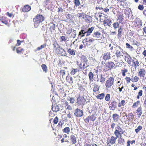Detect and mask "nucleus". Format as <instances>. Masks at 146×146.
Instances as JSON below:
<instances>
[{
    "label": "nucleus",
    "mask_w": 146,
    "mask_h": 146,
    "mask_svg": "<svg viewBox=\"0 0 146 146\" xmlns=\"http://www.w3.org/2000/svg\"><path fill=\"white\" fill-rule=\"evenodd\" d=\"M143 129V127L141 125H139L135 129V131L136 134H138Z\"/></svg>",
    "instance_id": "obj_42"
},
{
    "label": "nucleus",
    "mask_w": 146,
    "mask_h": 146,
    "mask_svg": "<svg viewBox=\"0 0 146 146\" xmlns=\"http://www.w3.org/2000/svg\"><path fill=\"white\" fill-rule=\"evenodd\" d=\"M113 119L115 121H118L119 116L118 114L114 113L112 115Z\"/></svg>",
    "instance_id": "obj_30"
},
{
    "label": "nucleus",
    "mask_w": 146,
    "mask_h": 146,
    "mask_svg": "<svg viewBox=\"0 0 146 146\" xmlns=\"http://www.w3.org/2000/svg\"><path fill=\"white\" fill-rule=\"evenodd\" d=\"M123 114H125V116L126 117L128 122H130L134 118V115L132 112L127 114L125 112H124L123 113Z\"/></svg>",
    "instance_id": "obj_14"
},
{
    "label": "nucleus",
    "mask_w": 146,
    "mask_h": 146,
    "mask_svg": "<svg viewBox=\"0 0 146 146\" xmlns=\"http://www.w3.org/2000/svg\"><path fill=\"white\" fill-rule=\"evenodd\" d=\"M46 46V43H44L43 44V45H41V46L40 47H38L37 49V50H39L41 49L42 48H44Z\"/></svg>",
    "instance_id": "obj_57"
},
{
    "label": "nucleus",
    "mask_w": 146,
    "mask_h": 146,
    "mask_svg": "<svg viewBox=\"0 0 146 146\" xmlns=\"http://www.w3.org/2000/svg\"><path fill=\"white\" fill-rule=\"evenodd\" d=\"M146 71L144 68H141L139 70L138 72V76L141 78H144L146 74Z\"/></svg>",
    "instance_id": "obj_19"
},
{
    "label": "nucleus",
    "mask_w": 146,
    "mask_h": 146,
    "mask_svg": "<svg viewBox=\"0 0 146 146\" xmlns=\"http://www.w3.org/2000/svg\"><path fill=\"white\" fill-rule=\"evenodd\" d=\"M117 1L120 3V5L124 7V6H126L127 4V2H125V0H116Z\"/></svg>",
    "instance_id": "obj_28"
},
{
    "label": "nucleus",
    "mask_w": 146,
    "mask_h": 146,
    "mask_svg": "<svg viewBox=\"0 0 146 146\" xmlns=\"http://www.w3.org/2000/svg\"><path fill=\"white\" fill-rule=\"evenodd\" d=\"M134 58L135 59V60H133L132 62L134 67L136 68L139 66V64L138 60L136 58Z\"/></svg>",
    "instance_id": "obj_26"
},
{
    "label": "nucleus",
    "mask_w": 146,
    "mask_h": 146,
    "mask_svg": "<svg viewBox=\"0 0 146 146\" xmlns=\"http://www.w3.org/2000/svg\"><path fill=\"white\" fill-rule=\"evenodd\" d=\"M44 20V17L40 14H37L34 17L33 19V21L34 27L37 28L39 26L40 23H42Z\"/></svg>",
    "instance_id": "obj_2"
},
{
    "label": "nucleus",
    "mask_w": 146,
    "mask_h": 146,
    "mask_svg": "<svg viewBox=\"0 0 146 146\" xmlns=\"http://www.w3.org/2000/svg\"><path fill=\"white\" fill-rule=\"evenodd\" d=\"M99 89L100 86H99L97 84L94 83L93 84V92H96L98 91L99 90Z\"/></svg>",
    "instance_id": "obj_31"
},
{
    "label": "nucleus",
    "mask_w": 146,
    "mask_h": 146,
    "mask_svg": "<svg viewBox=\"0 0 146 146\" xmlns=\"http://www.w3.org/2000/svg\"><path fill=\"white\" fill-rule=\"evenodd\" d=\"M124 131L119 126L117 125L115 127L114 134L116 138H121L120 141H121V142L124 141V139L121 138L122 135L124 134Z\"/></svg>",
    "instance_id": "obj_4"
},
{
    "label": "nucleus",
    "mask_w": 146,
    "mask_h": 146,
    "mask_svg": "<svg viewBox=\"0 0 146 146\" xmlns=\"http://www.w3.org/2000/svg\"><path fill=\"white\" fill-rule=\"evenodd\" d=\"M6 15L9 16L10 17H13L14 16V15L12 13H9V12H7L6 13Z\"/></svg>",
    "instance_id": "obj_63"
},
{
    "label": "nucleus",
    "mask_w": 146,
    "mask_h": 146,
    "mask_svg": "<svg viewBox=\"0 0 146 146\" xmlns=\"http://www.w3.org/2000/svg\"><path fill=\"white\" fill-rule=\"evenodd\" d=\"M31 9V6L28 5H25L22 8V11L24 12H27Z\"/></svg>",
    "instance_id": "obj_23"
},
{
    "label": "nucleus",
    "mask_w": 146,
    "mask_h": 146,
    "mask_svg": "<svg viewBox=\"0 0 146 146\" xmlns=\"http://www.w3.org/2000/svg\"><path fill=\"white\" fill-rule=\"evenodd\" d=\"M23 51H24V49L21 48V47H19L16 49V52L18 54L22 53Z\"/></svg>",
    "instance_id": "obj_49"
},
{
    "label": "nucleus",
    "mask_w": 146,
    "mask_h": 146,
    "mask_svg": "<svg viewBox=\"0 0 146 146\" xmlns=\"http://www.w3.org/2000/svg\"><path fill=\"white\" fill-rule=\"evenodd\" d=\"M70 140L72 144H75L77 142L76 137L74 135H71L70 136Z\"/></svg>",
    "instance_id": "obj_25"
},
{
    "label": "nucleus",
    "mask_w": 146,
    "mask_h": 146,
    "mask_svg": "<svg viewBox=\"0 0 146 146\" xmlns=\"http://www.w3.org/2000/svg\"><path fill=\"white\" fill-rule=\"evenodd\" d=\"M24 41L23 40L21 41L19 40L18 39L17 40V43L15 45V46H20L21 42H23Z\"/></svg>",
    "instance_id": "obj_61"
},
{
    "label": "nucleus",
    "mask_w": 146,
    "mask_h": 146,
    "mask_svg": "<svg viewBox=\"0 0 146 146\" xmlns=\"http://www.w3.org/2000/svg\"><path fill=\"white\" fill-rule=\"evenodd\" d=\"M72 31V29L71 28H69L66 31V33L68 35H70Z\"/></svg>",
    "instance_id": "obj_59"
},
{
    "label": "nucleus",
    "mask_w": 146,
    "mask_h": 146,
    "mask_svg": "<svg viewBox=\"0 0 146 146\" xmlns=\"http://www.w3.org/2000/svg\"><path fill=\"white\" fill-rule=\"evenodd\" d=\"M133 23L134 26L135 27H137L139 26H142V20L139 18H136Z\"/></svg>",
    "instance_id": "obj_12"
},
{
    "label": "nucleus",
    "mask_w": 146,
    "mask_h": 146,
    "mask_svg": "<svg viewBox=\"0 0 146 146\" xmlns=\"http://www.w3.org/2000/svg\"><path fill=\"white\" fill-rule=\"evenodd\" d=\"M117 103L115 100L112 101L111 102L109 107L112 110H114L117 108Z\"/></svg>",
    "instance_id": "obj_22"
},
{
    "label": "nucleus",
    "mask_w": 146,
    "mask_h": 146,
    "mask_svg": "<svg viewBox=\"0 0 146 146\" xmlns=\"http://www.w3.org/2000/svg\"><path fill=\"white\" fill-rule=\"evenodd\" d=\"M138 9L141 11H142L144 9V6L142 5H139L138 6Z\"/></svg>",
    "instance_id": "obj_64"
},
{
    "label": "nucleus",
    "mask_w": 146,
    "mask_h": 146,
    "mask_svg": "<svg viewBox=\"0 0 146 146\" xmlns=\"http://www.w3.org/2000/svg\"><path fill=\"white\" fill-rule=\"evenodd\" d=\"M110 95L109 94H106V96L105 97V99L106 101H109L110 99Z\"/></svg>",
    "instance_id": "obj_56"
},
{
    "label": "nucleus",
    "mask_w": 146,
    "mask_h": 146,
    "mask_svg": "<svg viewBox=\"0 0 146 146\" xmlns=\"http://www.w3.org/2000/svg\"><path fill=\"white\" fill-rule=\"evenodd\" d=\"M10 20L6 17L2 16L0 17V22H1L6 25H9Z\"/></svg>",
    "instance_id": "obj_13"
},
{
    "label": "nucleus",
    "mask_w": 146,
    "mask_h": 146,
    "mask_svg": "<svg viewBox=\"0 0 146 146\" xmlns=\"http://www.w3.org/2000/svg\"><path fill=\"white\" fill-rule=\"evenodd\" d=\"M69 99H68V98H67V100H68L70 101V103L72 104H73L74 103L75 100L74 98L70 97H69Z\"/></svg>",
    "instance_id": "obj_53"
},
{
    "label": "nucleus",
    "mask_w": 146,
    "mask_h": 146,
    "mask_svg": "<svg viewBox=\"0 0 146 146\" xmlns=\"http://www.w3.org/2000/svg\"><path fill=\"white\" fill-rule=\"evenodd\" d=\"M123 31L122 28L121 27L118 29L117 37L118 38H120L121 37Z\"/></svg>",
    "instance_id": "obj_34"
},
{
    "label": "nucleus",
    "mask_w": 146,
    "mask_h": 146,
    "mask_svg": "<svg viewBox=\"0 0 146 146\" xmlns=\"http://www.w3.org/2000/svg\"><path fill=\"white\" fill-rule=\"evenodd\" d=\"M62 50L65 52L64 50L60 46H59V47H58L56 49H54L55 52L56 54L58 55H63L62 51H61Z\"/></svg>",
    "instance_id": "obj_20"
},
{
    "label": "nucleus",
    "mask_w": 146,
    "mask_h": 146,
    "mask_svg": "<svg viewBox=\"0 0 146 146\" xmlns=\"http://www.w3.org/2000/svg\"><path fill=\"white\" fill-rule=\"evenodd\" d=\"M70 128L69 127H65L62 130V131L64 133H67L68 134L70 132Z\"/></svg>",
    "instance_id": "obj_46"
},
{
    "label": "nucleus",
    "mask_w": 146,
    "mask_h": 146,
    "mask_svg": "<svg viewBox=\"0 0 146 146\" xmlns=\"http://www.w3.org/2000/svg\"><path fill=\"white\" fill-rule=\"evenodd\" d=\"M79 71V70L78 68H72L70 72V74L71 75H74L76 72Z\"/></svg>",
    "instance_id": "obj_40"
},
{
    "label": "nucleus",
    "mask_w": 146,
    "mask_h": 146,
    "mask_svg": "<svg viewBox=\"0 0 146 146\" xmlns=\"http://www.w3.org/2000/svg\"><path fill=\"white\" fill-rule=\"evenodd\" d=\"M66 80L69 83H73V78L72 77L70 76H67Z\"/></svg>",
    "instance_id": "obj_41"
},
{
    "label": "nucleus",
    "mask_w": 146,
    "mask_h": 146,
    "mask_svg": "<svg viewBox=\"0 0 146 146\" xmlns=\"http://www.w3.org/2000/svg\"><path fill=\"white\" fill-rule=\"evenodd\" d=\"M119 22H116L113 23V26L114 29H116L118 28L119 25Z\"/></svg>",
    "instance_id": "obj_51"
},
{
    "label": "nucleus",
    "mask_w": 146,
    "mask_h": 146,
    "mask_svg": "<svg viewBox=\"0 0 146 146\" xmlns=\"http://www.w3.org/2000/svg\"><path fill=\"white\" fill-rule=\"evenodd\" d=\"M111 54L110 52H107L103 54V59L105 60L110 59L111 58Z\"/></svg>",
    "instance_id": "obj_18"
},
{
    "label": "nucleus",
    "mask_w": 146,
    "mask_h": 146,
    "mask_svg": "<svg viewBox=\"0 0 146 146\" xmlns=\"http://www.w3.org/2000/svg\"><path fill=\"white\" fill-rule=\"evenodd\" d=\"M78 16L79 18H82L84 19L85 18H87L88 16L86 14L83 13H78Z\"/></svg>",
    "instance_id": "obj_39"
},
{
    "label": "nucleus",
    "mask_w": 146,
    "mask_h": 146,
    "mask_svg": "<svg viewBox=\"0 0 146 146\" xmlns=\"http://www.w3.org/2000/svg\"><path fill=\"white\" fill-rule=\"evenodd\" d=\"M139 80V78L137 76H135L134 78H131V81L133 82H137Z\"/></svg>",
    "instance_id": "obj_48"
},
{
    "label": "nucleus",
    "mask_w": 146,
    "mask_h": 146,
    "mask_svg": "<svg viewBox=\"0 0 146 146\" xmlns=\"http://www.w3.org/2000/svg\"><path fill=\"white\" fill-rule=\"evenodd\" d=\"M96 118V114H93L87 117L84 121L86 123H89L90 121H94Z\"/></svg>",
    "instance_id": "obj_10"
},
{
    "label": "nucleus",
    "mask_w": 146,
    "mask_h": 146,
    "mask_svg": "<svg viewBox=\"0 0 146 146\" xmlns=\"http://www.w3.org/2000/svg\"><path fill=\"white\" fill-rule=\"evenodd\" d=\"M125 79L126 80L127 84L130 83L131 80V79L130 78V77L127 76H126Z\"/></svg>",
    "instance_id": "obj_60"
},
{
    "label": "nucleus",
    "mask_w": 146,
    "mask_h": 146,
    "mask_svg": "<svg viewBox=\"0 0 146 146\" xmlns=\"http://www.w3.org/2000/svg\"><path fill=\"white\" fill-rule=\"evenodd\" d=\"M103 22L104 26L106 25L107 26L110 27L112 23L111 21L108 19L104 20Z\"/></svg>",
    "instance_id": "obj_24"
},
{
    "label": "nucleus",
    "mask_w": 146,
    "mask_h": 146,
    "mask_svg": "<svg viewBox=\"0 0 146 146\" xmlns=\"http://www.w3.org/2000/svg\"><path fill=\"white\" fill-rule=\"evenodd\" d=\"M94 29V27H91L88 28V29H87V28H82L79 33L78 36L82 37L84 36L85 34H86V36H89L90 35Z\"/></svg>",
    "instance_id": "obj_1"
},
{
    "label": "nucleus",
    "mask_w": 146,
    "mask_h": 146,
    "mask_svg": "<svg viewBox=\"0 0 146 146\" xmlns=\"http://www.w3.org/2000/svg\"><path fill=\"white\" fill-rule=\"evenodd\" d=\"M114 78L112 77H110L106 80L105 83L106 89L108 90L112 87L114 84Z\"/></svg>",
    "instance_id": "obj_5"
},
{
    "label": "nucleus",
    "mask_w": 146,
    "mask_h": 146,
    "mask_svg": "<svg viewBox=\"0 0 146 146\" xmlns=\"http://www.w3.org/2000/svg\"><path fill=\"white\" fill-rule=\"evenodd\" d=\"M74 115L77 117H81L83 115V112L82 110L77 108L75 110Z\"/></svg>",
    "instance_id": "obj_16"
},
{
    "label": "nucleus",
    "mask_w": 146,
    "mask_h": 146,
    "mask_svg": "<svg viewBox=\"0 0 146 146\" xmlns=\"http://www.w3.org/2000/svg\"><path fill=\"white\" fill-rule=\"evenodd\" d=\"M135 143V140L131 141L130 140H128L127 142V146H130V144L132 145Z\"/></svg>",
    "instance_id": "obj_44"
},
{
    "label": "nucleus",
    "mask_w": 146,
    "mask_h": 146,
    "mask_svg": "<svg viewBox=\"0 0 146 146\" xmlns=\"http://www.w3.org/2000/svg\"><path fill=\"white\" fill-rule=\"evenodd\" d=\"M105 97V94L103 93L98 94L96 96V98L99 100H102Z\"/></svg>",
    "instance_id": "obj_36"
},
{
    "label": "nucleus",
    "mask_w": 146,
    "mask_h": 146,
    "mask_svg": "<svg viewBox=\"0 0 146 146\" xmlns=\"http://www.w3.org/2000/svg\"><path fill=\"white\" fill-rule=\"evenodd\" d=\"M52 109L54 112H56L59 110V107L57 105H52Z\"/></svg>",
    "instance_id": "obj_35"
},
{
    "label": "nucleus",
    "mask_w": 146,
    "mask_h": 146,
    "mask_svg": "<svg viewBox=\"0 0 146 146\" xmlns=\"http://www.w3.org/2000/svg\"><path fill=\"white\" fill-rule=\"evenodd\" d=\"M58 118L57 116L56 117L54 118L53 120L54 124H56L58 123Z\"/></svg>",
    "instance_id": "obj_62"
},
{
    "label": "nucleus",
    "mask_w": 146,
    "mask_h": 146,
    "mask_svg": "<svg viewBox=\"0 0 146 146\" xmlns=\"http://www.w3.org/2000/svg\"><path fill=\"white\" fill-rule=\"evenodd\" d=\"M143 91L141 90H140L138 93V94L137 96V99H139L140 98V96H141L142 95Z\"/></svg>",
    "instance_id": "obj_58"
},
{
    "label": "nucleus",
    "mask_w": 146,
    "mask_h": 146,
    "mask_svg": "<svg viewBox=\"0 0 146 146\" xmlns=\"http://www.w3.org/2000/svg\"><path fill=\"white\" fill-rule=\"evenodd\" d=\"M126 102L124 100H122L118 104V107L119 108L121 107L122 106H124L126 104Z\"/></svg>",
    "instance_id": "obj_38"
},
{
    "label": "nucleus",
    "mask_w": 146,
    "mask_h": 146,
    "mask_svg": "<svg viewBox=\"0 0 146 146\" xmlns=\"http://www.w3.org/2000/svg\"><path fill=\"white\" fill-rule=\"evenodd\" d=\"M117 138L116 137H115L113 136H112L109 139H108L106 142L108 146H111V145L115 144Z\"/></svg>",
    "instance_id": "obj_11"
},
{
    "label": "nucleus",
    "mask_w": 146,
    "mask_h": 146,
    "mask_svg": "<svg viewBox=\"0 0 146 146\" xmlns=\"http://www.w3.org/2000/svg\"><path fill=\"white\" fill-rule=\"evenodd\" d=\"M125 56L124 58L125 61L127 62L128 64L130 65H131V62L132 61V58L131 56L127 52L125 53Z\"/></svg>",
    "instance_id": "obj_15"
},
{
    "label": "nucleus",
    "mask_w": 146,
    "mask_h": 146,
    "mask_svg": "<svg viewBox=\"0 0 146 146\" xmlns=\"http://www.w3.org/2000/svg\"><path fill=\"white\" fill-rule=\"evenodd\" d=\"M140 104V102L139 101H137L133 103L132 107L133 108H135L137 107Z\"/></svg>",
    "instance_id": "obj_43"
},
{
    "label": "nucleus",
    "mask_w": 146,
    "mask_h": 146,
    "mask_svg": "<svg viewBox=\"0 0 146 146\" xmlns=\"http://www.w3.org/2000/svg\"><path fill=\"white\" fill-rule=\"evenodd\" d=\"M124 11L125 15L128 16L130 14L131 10L130 8H127L124 10Z\"/></svg>",
    "instance_id": "obj_37"
},
{
    "label": "nucleus",
    "mask_w": 146,
    "mask_h": 146,
    "mask_svg": "<svg viewBox=\"0 0 146 146\" xmlns=\"http://www.w3.org/2000/svg\"><path fill=\"white\" fill-rule=\"evenodd\" d=\"M41 67L43 71L46 73L48 71V68L46 65L45 64H42L41 65Z\"/></svg>",
    "instance_id": "obj_45"
},
{
    "label": "nucleus",
    "mask_w": 146,
    "mask_h": 146,
    "mask_svg": "<svg viewBox=\"0 0 146 146\" xmlns=\"http://www.w3.org/2000/svg\"><path fill=\"white\" fill-rule=\"evenodd\" d=\"M67 52L70 55L72 56H74L75 55V50L74 49H72L69 48L67 50Z\"/></svg>",
    "instance_id": "obj_29"
},
{
    "label": "nucleus",
    "mask_w": 146,
    "mask_h": 146,
    "mask_svg": "<svg viewBox=\"0 0 146 146\" xmlns=\"http://www.w3.org/2000/svg\"><path fill=\"white\" fill-rule=\"evenodd\" d=\"M92 36L96 38L98 40H100L102 38L103 35L98 31L94 32L93 33Z\"/></svg>",
    "instance_id": "obj_17"
},
{
    "label": "nucleus",
    "mask_w": 146,
    "mask_h": 146,
    "mask_svg": "<svg viewBox=\"0 0 146 146\" xmlns=\"http://www.w3.org/2000/svg\"><path fill=\"white\" fill-rule=\"evenodd\" d=\"M106 80L105 78L103 77L102 75H101L100 76V81L102 83H103L105 82Z\"/></svg>",
    "instance_id": "obj_54"
},
{
    "label": "nucleus",
    "mask_w": 146,
    "mask_h": 146,
    "mask_svg": "<svg viewBox=\"0 0 146 146\" xmlns=\"http://www.w3.org/2000/svg\"><path fill=\"white\" fill-rule=\"evenodd\" d=\"M115 65L113 62L110 61L105 64L104 70L105 71H109L115 67Z\"/></svg>",
    "instance_id": "obj_6"
},
{
    "label": "nucleus",
    "mask_w": 146,
    "mask_h": 146,
    "mask_svg": "<svg viewBox=\"0 0 146 146\" xmlns=\"http://www.w3.org/2000/svg\"><path fill=\"white\" fill-rule=\"evenodd\" d=\"M80 60L81 62L78 65L80 69L84 70L88 67V60L87 57L84 55H82L81 57Z\"/></svg>",
    "instance_id": "obj_3"
},
{
    "label": "nucleus",
    "mask_w": 146,
    "mask_h": 146,
    "mask_svg": "<svg viewBox=\"0 0 146 146\" xmlns=\"http://www.w3.org/2000/svg\"><path fill=\"white\" fill-rule=\"evenodd\" d=\"M128 70L126 68L122 70H121L122 76H125L126 75L125 73L128 72Z\"/></svg>",
    "instance_id": "obj_50"
},
{
    "label": "nucleus",
    "mask_w": 146,
    "mask_h": 146,
    "mask_svg": "<svg viewBox=\"0 0 146 146\" xmlns=\"http://www.w3.org/2000/svg\"><path fill=\"white\" fill-rule=\"evenodd\" d=\"M95 41V39L92 38H86L83 40L82 41V43L85 46H88L92 44Z\"/></svg>",
    "instance_id": "obj_7"
},
{
    "label": "nucleus",
    "mask_w": 146,
    "mask_h": 146,
    "mask_svg": "<svg viewBox=\"0 0 146 146\" xmlns=\"http://www.w3.org/2000/svg\"><path fill=\"white\" fill-rule=\"evenodd\" d=\"M90 81L92 82L94 80V74L92 72H90L88 74Z\"/></svg>",
    "instance_id": "obj_32"
},
{
    "label": "nucleus",
    "mask_w": 146,
    "mask_h": 146,
    "mask_svg": "<svg viewBox=\"0 0 146 146\" xmlns=\"http://www.w3.org/2000/svg\"><path fill=\"white\" fill-rule=\"evenodd\" d=\"M56 28L55 25V24H52L49 28L50 31L51 32L55 30V29Z\"/></svg>",
    "instance_id": "obj_47"
},
{
    "label": "nucleus",
    "mask_w": 146,
    "mask_h": 146,
    "mask_svg": "<svg viewBox=\"0 0 146 146\" xmlns=\"http://www.w3.org/2000/svg\"><path fill=\"white\" fill-rule=\"evenodd\" d=\"M78 86V89L80 91H84L85 90V89L84 88V86L83 85L82 82H78L77 83Z\"/></svg>",
    "instance_id": "obj_27"
},
{
    "label": "nucleus",
    "mask_w": 146,
    "mask_h": 146,
    "mask_svg": "<svg viewBox=\"0 0 146 146\" xmlns=\"http://www.w3.org/2000/svg\"><path fill=\"white\" fill-rule=\"evenodd\" d=\"M74 2L75 5L76 7H78L79 6L80 4V2L79 0H74Z\"/></svg>",
    "instance_id": "obj_55"
},
{
    "label": "nucleus",
    "mask_w": 146,
    "mask_h": 146,
    "mask_svg": "<svg viewBox=\"0 0 146 146\" xmlns=\"http://www.w3.org/2000/svg\"><path fill=\"white\" fill-rule=\"evenodd\" d=\"M86 101V99L84 97L79 96L77 98L76 104L78 106H83L84 105Z\"/></svg>",
    "instance_id": "obj_8"
},
{
    "label": "nucleus",
    "mask_w": 146,
    "mask_h": 146,
    "mask_svg": "<svg viewBox=\"0 0 146 146\" xmlns=\"http://www.w3.org/2000/svg\"><path fill=\"white\" fill-rule=\"evenodd\" d=\"M122 53L119 50H117L115 53L117 58H121V56H123V55H122Z\"/></svg>",
    "instance_id": "obj_33"
},
{
    "label": "nucleus",
    "mask_w": 146,
    "mask_h": 146,
    "mask_svg": "<svg viewBox=\"0 0 146 146\" xmlns=\"http://www.w3.org/2000/svg\"><path fill=\"white\" fill-rule=\"evenodd\" d=\"M143 113L142 107L140 106L136 110V113L138 117L140 118L141 117Z\"/></svg>",
    "instance_id": "obj_21"
},
{
    "label": "nucleus",
    "mask_w": 146,
    "mask_h": 146,
    "mask_svg": "<svg viewBox=\"0 0 146 146\" xmlns=\"http://www.w3.org/2000/svg\"><path fill=\"white\" fill-rule=\"evenodd\" d=\"M44 3L46 7H49L51 3L50 0H46Z\"/></svg>",
    "instance_id": "obj_52"
},
{
    "label": "nucleus",
    "mask_w": 146,
    "mask_h": 146,
    "mask_svg": "<svg viewBox=\"0 0 146 146\" xmlns=\"http://www.w3.org/2000/svg\"><path fill=\"white\" fill-rule=\"evenodd\" d=\"M117 20L119 23L123 24L124 23V16L123 14L119 12L118 13L117 15Z\"/></svg>",
    "instance_id": "obj_9"
}]
</instances>
